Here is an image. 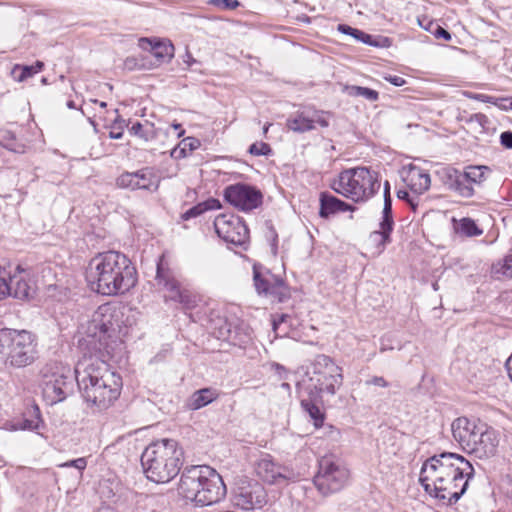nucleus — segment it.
I'll return each mask as SVG.
<instances>
[{"label": "nucleus", "instance_id": "nucleus-1", "mask_svg": "<svg viewBox=\"0 0 512 512\" xmlns=\"http://www.w3.org/2000/svg\"><path fill=\"white\" fill-rule=\"evenodd\" d=\"M122 316L115 306L100 305L78 340L83 357L75 367V378L81 396L93 411L107 410L121 394L122 378L106 360L123 345L122 337L127 331L120 325Z\"/></svg>", "mask_w": 512, "mask_h": 512}, {"label": "nucleus", "instance_id": "nucleus-2", "mask_svg": "<svg viewBox=\"0 0 512 512\" xmlns=\"http://www.w3.org/2000/svg\"><path fill=\"white\" fill-rule=\"evenodd\" d=\"M473 475L472 464L463 456L443 452L423 463L419 481L430 496L453 504L465 493Z\"/></svg>", "mask_w": 512, "mask_h": 512}, {"label": "nucleus", "instance_id": "nucleus-3", "mask_svg": "<svg viewBox=\"0 0 512 512\" xmlns=\"http://www.w3.org/2000/svg\"><path fill=\"white\" fill-rule=\"evenodd\" d=\"M90 289L101 295L124 294L137 283V271L131 260L118 251L98 253L86 269Z\"/></svg>", "mask_w": 512, "mask_h": 512}, {"label": "nucleus", "instance_id": "nucleus-4", "mask_svg": "<svg viewBox=\"0 0 512 512\" xmlns=\"http://www.w3.org/2000/svg\"><path fill=\"white\" fill-rule=\"evenodd\" d=\"M179 494L196 506H210L223 500L226 486L212 467L197 465L185 468L178 486Z\"/></svg>", "mask_w": 512, "mask_h": 512}, {"label": "nucleus", "instance_id": "nucleus-5", "mask_svg": "<svg viewBox=\"0 0 512 512\" xmlns=\"http://www.w3.org/2000/svg\"><path fill=\"white\" fill-rule=\"evenodd\" d=\"M182 452L173 439L151 443L141 455V465L146 477L155 483H167L180 471Z\"/></svg>", "mask_w": 512, "mask_h": 512}, {"label": "nucleus", "instance_id": "nucleus-6", "mask_svg": "<svg viewBox=\"0 0 512 512\" xmlns=\"http://www.w3.org/2000/svg\"><path fill=\"white\" fill-rule=\"evenodd\" d=\"M38 358V339L34 333L25 329H0V362L5 368H25Z\"/></svg>", "mask_w": 512, "mask_h": 512}, {"label": "nucleus", "instance_id": "nucleus-7", "mask_svg": "<svg viewBox=\"0 0 512 512\" xmlns=\"http://www.w3.org/2000/svg\"><path fill=\"white\" fill-rule=\"evenodd\" d=\"M453 438L464 451L477 458H489L496 454L499 445L498 433L484 423L459 417L451 425Z\"/></svg>", "mask_w": 512, "mask_h": 512}, {"label": "nucleus", "instance_id": "nucleus-8", "mask_svg": "<svg viewBox=\"0 0 512 512\" xmlns=\"http://www.w3.org/2000/svg\"><path fill=\"white\" fill-rule=\"evenodd\" d=\"M332 188L338 194L355 202H365L380 188L376 172L367 167H355L342 171Z\"/></svg>", "mask_w": 512, "mask_h": 512}, {"label": "nucleus", "instance_id": "nucleus-9", "mask_svg": "<svg viewBox=\"0 0 512 512\" xmlns=\"http://www.w3.org/2000/svg\"><path fill=\"white\" fill-rule=\"evenodd\" d=\"M306 391L312 399L334 396L343 382L342 369L328 356L318 355L306 371Z\"/></svg>", "mask_w": 512, "mask_h": 512}, {"label": "nucleus", "instance_id": "nucleus-10", "mask_svg": "<svg viewBox=\"0 0 512 512\" xmlns=\"http://www.w3.org/2000/svg\"><path fill=\"white\" fill-rule=\"evenodd\" d=\"M489 172L487 166H468L462 171L448 166L440 169L438 175L449 191L462 198H471L475 195V187L486 180Z\"/></svg>", "mask_w": 512, "mask_h": 512}, {"label": "nucleus", "instance_id": "nucleus-11", "mask_svg": "<svg viewBox=\"0 0 512 512\" xmlns=\"http://www.w3.org/2000/svg\"><path fill=\"white\" fill-rule=\"evenodd\" d=\"M155 280L159 288L164 292L165 301L178 303L185 311L195 309L202 302L201 295L183 286L176 278L174 272L164 267L162 261L157 264Z\"/></svg>", "mask_w": 512, "mask_h": 512}, {"label": "nucleus", "instance_id": "nucleus-12", "mask_svg": "<svg viewBox=\"0 0 512 512\" xmlns=\"http://www.w3.org/2000/svg\"><path fill=\"white\" fill-rule=\"evenodd\" d=\"M348 479L349 471L344 465L330 457H322L313 482L318 491L327 496L340 491Z\"/></svg>", "mask_w": 512, "mask_h": 512}, {"label": "nucleus", "instance_id": "nucleus-13", "mask_svg": "<svg viewBox=\"0 0 512 512\" xmlns=\"http://www.w3.org/2000/svg\"><path fill=\"white\" fill-rule=\"evenodd\" d=\"M214 227L217 235L228 244L245 247L249 242V229L243 219L235 214L218 215Z\"/></svg>", "mask_w": 512, "mask_h": 512}, {"label": "nucleus", "instance_id": "nucleus-14", "mask_svg": "<svg viewBox=\"0 0 512 512\" xmlns=\"http://www.w3.org/2000/svg\"><path fill=\"white\" fill-rule=\"evenodd\" d=\"M223 197L230 205L242 212H250L263 203V194L255 186L236 183L225 187Z\"/></svg>", "mask_w": 512, "mask_h": 512}, {"label": "nucleus", "instance_id": "nucleus-15", "mask_svg": "<svg viewBox=\"0 0 512 512\" xmlns=\"http://www.w3.org/2000/svg\"><path fill=\"white\" fill-rule=\"evenodd\" d=\"M254 286L259 295L270 297L273 301L284 302L290 298V289L283 278L270 271L261 272L253 266Z\"/></svg>", "mask_w": 512, "mask_h": 512}, {"label": "nucleus", "instance_id": "nucleus-16", "mask_svg": "<svg viewBox=\"0 0 512 512\" xmlns=\"http://www.w3.org/2000/svg\"><path fill=\"white\" fill-rule=\"evenodd\" d=\"M331 114L313 107H305L291 114L286 120L289 130L296 133H305L316 129V125L322 128L329 126Z\"/></svg>", "mask_w": 512, "mask_h": 512}, {"label": "nucleus", "instance_id": "nucleus-17", "mask_svg": "<svg viewBox=\"0 0 512 512\" xmlns=\"http://www.w3.org/2000/svg\"><path fill=\"white\" fill-rule=\"evenodd\" d=\"M73 388V377L69 369L66 373H53L46 376L43 384V397L49 404L53 405L65 400L72 394Z\"/></svg>", "mask_w": 512, "mask_h": 512}, {"label": "nucleus", "instance_id": "nucleus-18", "mask_svg": "<svg viewBox=\"0 0 512 512\" xmlns=\"http://www.w3.org/2000/svg\"><path fill=\"white\" fill-rule=\"evenodd\" d=\"M255 471L268 484H282L295 479L293 470L276 463L269 454L262 456L257 461Z\"/></svg>", "mask_w": 512, "mask_h": 512}, {"label": "nucleus", "instance_id": "nucleus-19", "mask_svg": "<svg viewBox=\"0 0 512 512\" xmlns=\"http://www.w3.org/2000/svg\"><path fill=\"white\" fill-rule=\"evenodd\" d=\"M236 505L243 510L260 509L267 503V494L262 485L255 483L241 487L235 496Z\"/></svg>", "mask_w": 512, "mask_h": 512}, {"label": "nucleus", "instance_id": "nucleus-20", "mask_svg": "<svg viewBox=\"0 0 512 512\" xmlns=\"http://www.w3.org/2000/svg\"><path fill=\"white\" fill-rule=\"evenodd\" d=\"M139 47L150 51L159 63L169 62L174 57V46L169 40L140 38Z\"/></svg>", "mask_w": 512, "mask_h": 512}, {"label": "nucleus", "instance_id": "nucleus-21", "mask_svg": "<svg viewBox=\"0 0 512 512\" xmlns=\"http://www.w3.org/2000/svg\"><path fill=\"white\" fill-rule=\"evenodd\" d=\"M348 210H353L352 206L349 205L348 203L338 199L337 197L327 192H322L320 194L319 215L322 218H329L331 215H334L339 212H345Z\"/></svg>", "mask_w": 512, "mask_h": 512}, {"label": "nucleus", "instance_id": "nucleus-22", "mask_svg": "<svg viewBox=\"0 0 512 512\" xmlns=\"http://www.w3.org/2000/svg\"><path fill=\"white\" fill-rule=\"evenodd\" d=\"M411 192L422 195L430 188V175L418 167H411L405 179Z\"/></svg>", "mask_w": 512, "mask_h": 512}, {"label": "nucleus", "instance_id": "nucleus-23", "mask_svg": "<svg viewBox=\"0 0 512 512\" xmlns=\"http://www.w3.org/2000/svg\"><path fill=\"white\" fill-rule=\"evenodd\" d=\"M452 227L454 232L460 237L474 238L483 234V229L470 217L457 219L452 218Z\"/></svg>", "mask_w": 512, "mask_h": 512}, {"label": "nucleus", "instance_id": "nucleus-24", "mask_svg": "<svg viewBox=\"0 0 512 512\" xmlns=\"http://www.w3.org/2000/svg\"><path fill=\"white\" fill-rule=\"evenodd\" d=\"M10 288L12 296L17 299H28L34 293V288L23 274H16L10 277Z\"/></svg>", "mask_w": 512, "mask_h": 512}, {"label": "nucleus", "instance_id": "nucleus-25", "mask_svg": "<svg viewBox=\"0 0 512 512\" xmlns=\"http://www.w3.org/2000/svg\"><path fill=\"white\" fill-rule=\"evenodd\" d=\"M219 394L213 388H203L195 391L188 400V407L192 410L203 408L216 400Z\"/></svg>", "mask_w": 512, "mask_h": 512}, {"label": "nucleus", "instance_id": "nucleus-26", "mask_svg": "<svg viewBox=\"0 0 512 512\" xmlns=\"http://www.w3.org/2000/svg\"><path fill=\"white\" fill-rule=\"evenodd\" d=\"M392 227L379 224V229L370 233L369 242L374 246L376 253L381 254L386 246L391 243Z\"/></svg>", "mask_w": 512, "mask_h": 512}, {"label": "nucleus", "instance_id": "nucleus-27", "mask_svg": "<svg viewBox=\"0 0 512 512\" xmlns=\"http://www.w3.org/2000/svg\"><path fill=\"white\" fill-rule=\"evenodd\" d=\"M323 398L320 399H312L310 395H308L307 399L301 400V406L303 410L309 415V417L313 420L314 426L319 428L323 425L325 415L320 409L319 404H323Z\"/></svg>", "mask_w": 512, "mask_h": 512}, {"label": "nucleus", "instance_id": "nucleus-28", "mask_svg": "<svg viewBox=\"0 0 512 512\" xmlns=\"http://www.w3.org/2000/svg\"><path fill=\"white\" fill-rule=\"evenodd\" d=\"M337 29L339 32L346 34V35H350V36L354 37L356 40L363 42L365 44L371 45V46L381 47V46H384V44L381 41L388 42L387 38L380 39V40L373 39L372 35L367 34L359 29L353 28L346 24H339Z\"/></svg>", "mask_w": 512, "mask_h": 512}, {"label": "nucleus", "instance_id": "nucleus-29", "mask_svg": "<svg viewBox=\"0 0 512 512\" xmlns=\"http://www.w3.org/2000/svg\"><path fill=\"white\" fill-rule=\"evenodd\" d=\"M30 417H27L26 414H24V417L22 419H19L15 422H13L9 429L10 430H36L39 428L41 419L39 416V408L37 406H34L31 410H29Z\"/></svg>", "mask_w": 512, "mask_h": 512}, {"label": "nucleus", "instance_id": "nucleus-30", "mask_svg": "<svg viewBox=\"0 0 512 512\" xmlns=\"http://www.w3.org/2000/svg\"><path fill=\"white\" fill-rule=\"evenodd\" d=\"M139 189L156 191L159 187V179L154 170L150 167L142 168L136 171Z\"/></svg>", "mask_w": 512, "mask_h": 512}, {"label": "nucleus", "instance_id": "nucleus-31", "mask_svg": "<svg viewBox=\"0 0 512 512\" xmlns=\"http://www.w3.org/2000/svg\"><path fill=\"white\" fill-rule=\"evenodd\" d=\"M221 208V203L218 199L209 198L206 201L198 203L197 205L189 208L186 212L181 215L183 220H189L202 215L206 211L216 210Z\"/></svg>", "mask_w": 512, "mask_h": 512}, {"label": "nucleus", "instance_id": "nucleus-32", "mask_svg": "<svg viewBox=\"0 0 512 512\" xmlns=\"http://www.w3.org/2000/svg\"><path fill=\"white\" fill-rule=\"evenodd\" d=\"M0 145L15 153H25L26 144L17 139L15 134L9 130L0 131Z\"/></svg>", "mask_w": 512, "mask_h": 512}, {"label": "nucleus", "instance_id": "nucleus-33", "mask_svg": "<svg viewBox=\"0 0 512 512\" xmlns=\"http://www.w3.org/2000/svg\"><path fill=\"white\" fill-rule=\"evenodd\" d=\"M342 91L351 97H363L370 102H375L379 99V93L368 87H361L356 85H344Z\"/></svg>", "mask_w": 512, "mask_h": 512}, {"label": "nucleus", "instance_id": "nucleus-34", "mask_svg": "<svg viewBox=\"0 0 512 512\" xmlns=\"http://www.w3.org/2000/svg\"><path fill=\"white\" fill-rule=\"evenodd\" d=\"M292 325V318L288 314H275L272 316V328L276 337H285Z\"/></svg>", "mask_w": 512, "mask_h": 512}, {"label": "nucleus", "instance_id": "nucleus-35", "mask_svg": "<svg viewBox=\"0 0 512 512\" xmlns=\"http://www.w3.org/2000/svg\"><path fill=\"white\" fill-rule=\"evenodd\" d=\"M200 147V141L194 137H187L183 139L177 148L171 152V156L175 159L185 158L188 153Z\"/></svg>", "mask_w": 512, "mask_h": 512}, {"label": "nucleus", "instance_id": "nucleus-36", "mask_svg": "<svg viewBox=\"0 0 512 512\" xmlns=\"http://www.w3.org/2000/svg\"><path fill=\"white\" fill-rule=\"evenodd\" d=\"M492 274L497 278H512V250L503 260L493 264Z\"/></svg>", "mask_w": 512, "mask_h": 512}, {"label": "nucleus", "instance_id": "nucleus-37", "mask_svg": "<svg viewBox=\"0 0 512 512\" xmlns=\"http://www.w3.org/2000/svg\"><path fill=\"white\" fill-rule=\"evenodd\" d=\"M129 132L145 141H150L156 137L154 125L148 121H145V123L136 122L132 124L129 128Z\"/></svg>", "mask_w": 512, "mask_h": 512}, {"label": "nucleus", "instance_id": "nucleus-38", "mask_svg": "<svg viewBox=\"0 0 512 512\" xmlns=\"http://www.w3.org/2000/svg\"><path fill=\"white\" fill-rule=\"evenodd\" d=\"M137 174L136 172H125L122 173L117 179L116 184L120 188L136 190L139 189V184L137 182Z\"/></svg>", "mask_w": 512, "mask_h": 512}, {"label": "nucleus", "instance_id": "nucleus-39", "mask_svg": "<svg viewBox=\"0 0 512 512\" xmlns=\"http://www.w3.org/2000/svg\"><path fill=\"white\" fill-rule=\"evenodd\" d=\"M379 224L394 228L395 223H394V219H393V215H392V199H391V197H385V199H384L382 217H381Z\"/></svg>", "mask_w": 512, "mask_h": 512}, {"label": "nucleus", "instance_id": "nucleus-40", "mask_svg": "<svg viewBox=\"0 0 512 512\" xmlns=\"http://www.w3.org/2000/svg\"><path fill=\"white\" fill-rule=\"evenodd\" d=\"M34 74H36V73L34 72V69L31 65L30 66L16 65L14 67V69L12 70V75H13L14 79L17 80L18 82H22V81L26 80L27 78L32 77Z\"/></svg>", "mask_w": 512, "mask_h": 512}, {"label": "nucleus", "instance_id": "nucleus-41", "mask_svg": "<svg viewBox=\"0 0 512 512\" xmlns=\"http://www.w3.org/2000/svg\"><path fill=\"white\" fill-rule=\"evenodd\" d=\"M249 153L255 156H265L271 153V148L265 142H256L250 146Z\"/></svg>", "mask_w": 512, "mask_h": 512}, {"label": "nucleus", "instance_id": "nucleus-42", "mask_svg": "<svg viewBox=\"0 0 512 512\" xmlns=\"http://www.w3.org/2000/svg\"><path fill=\"white\" fill-rule=\"evenodd\" d=\"M466 95L470 99L477 100V101H480L483 103H490L496 107L500 103L499 97H494V96L481 94V93H472V92H467Z\"/></svg>", "mask_w": 512, "mask_h": 512}, {"label": "nucleus", "instance_id": "nucleus-43", "mask_svg": "<svg viewBox=\"0 0 512 512\" xmlns=\"http://www.w3.org/2000/svg\"><path fill=\"white\" fill-rule=\"evenodd\" d=\"M467 123H476L482 130H486L490 123L488 117L482 113L471 114L467 119Z\"/></svg>", "mask_w": 512, "mask_h": 512}, {"label": "nucleus", "instance_id": "nucleus-44", "mask_svg": "<svg viewBox=\"0 0 512 512\" xmlns=\"http://www.w3.org/2000/svg\"><path fill=\"white\" fill-rule=\"evenodd\" d=\"M208 4L224 10H234L240 6L238 0H209Z\"/></svg>", "mask_w": 512, "mask_h": 512}, {"label": "nucleus", "instance_id": "nucleus-45", "mask_svg": "<svg viewBox=\"0 0 512 512\" xmlns=\"http://www.w3.org/2000/svg\"><path fill=\"white\" fill-rule=\"evenodd\" d=\"M61 467H74L79 471H83L87 466V460L84 457H80L74 460L67 461L60 465Z\"/></svg>", "mask_w": 512, "mask_h": 512}, {"label": "nucleus", "instance_id": "nucleus-46", "mask_svg": "<svg viewBox=\"0 0 512 512\" xmlns=\"http://www.w3.org/2000/svg\"><path fill=\"white\" fill-rule=\"evenodd\" d=\"M220 322H223V325L219 327L218 332H214L216 337L219 339L230 340L231 330L229 325L223 320H220Z\"/></svg>", "mask_w": 512, "mask_h": 512}, {"label": "nucleus", "instance_id": "nucleus-47", "mask_svg": "<svg viewBox=\"0 0 512 512\" xmlns=\"http://www.w3.org/2000/svg\"><path fill=\"white\" fill-rule=\"evenodd\" d=\"M6 296H12L10 281L7 282L4 277H0V300Z\"/></svg>", "mask_w": 512, "mask_h": 512}, {"label": "nucleus", "instance_id": "nucleus-48", "mask_svg": "<svg viewBox=\"0 0 512 512\" xmlns=\"http://www.w3.org/2000/svg\"><path fill=\"white\" fill-rule=\"evenodd\" d=\"M366 385H374L386 388L389 386V383L381 376H373L372 378L366 380Z\"/></svg>", "mask_w": 512, "mask_h": 512}, {"label": "nucleus", "instance_id": "nucleus-49", "mask_svg": "<svg viewBox=\"0 0 512 512\" xmlns=\"http://www.w3.org/2000/svg\"><path fill=\"white\" fill-rule=\"evenodd\" d=\"M501 144L508 149H512V132L505 131L500 135Z\"/></svg>", "mask_w": 512, "mask_h": 512}, {"label": "nucleus", "instance_id": "nucleus-50", "mask_svg": "<svg viewBox=\"0 0 512 512\" xmlns=\"http://www.w3.org/2000/svg\"><path fill=\"white\" fill-rule=\"evenodd\" d=\"M500 103L497 107L503 111L512 110V98L499 97Z\"/></svg>", "mask_w": 512, "mask_h": 512}, {"label": "nucleus", "instance_id": "nucleus-51", "mask_svg": "<svg viewBox=\"0 0 512 512\" xmlns=\"http://www.w3.org/2000/svg\"><path fill=\"white\" fill-rule=\"evenodd\" d=\"M385 80L391 83L394 86L401 87L406 84V81L404 78L396 75H389L385 77Z\"/></svg>", "mask_w": 512, "mask_h": 512}, {"label": "nucleus", "instance_id": "nucleus-52", "mask_svg": "<svg viewBox=\"0 0 512 512\" xmlns=\"http://www.w3.org/2000/svg\"><path fill=\"white\" fill-rule=\"evenodd\" d=\"M272 369L278 374L280 379H287L288 371L286 368L278 363H273L271 365Z\"/></svg>", "mask_w": 512, "mask_h": 512}, {"label": "nucleus", "instance_id": "nucleus-53", "mask_svg": "<svg viewBox=\"0 0 512 512\" xmlns=\"http://www.w3.org/2000/svg\"><path fill=\"white\" fill-rule=\"evenodd\" d=\"M434 35L437 38H443L446 41L451 40V34L446 29L442 28L441 26H437V28L434 32Z\"/></svg>", "mask_w": 512, "mask_h": 512}, {"label": "nucleus", "instance_id": "nucleus-54", "mask_svg": "<svg viewBox=\"0 0 512 512\" xmlns=\"http://www.w3.org/2000/svg\"><path fill=\"white\" fill-rule=\"evenodd\" d=\"M407 203L409 204L410 208L416 212L417 211V208L419 206V203H420V195L418 194H414L411 196V198L407 201Z\"/></svg>", "mask_w": 512, "mask_h": 512}, {"label": "nucleus", "instance_id": "nucleus-55", "mask_svg": "<svg viewBox=\"0 0 512 512\" xmlns=\"http://www.w3.org/2000/svg\"><path fill=\"white\" fill-rule=\"evenodd\" d=\"M412 195H413V193H412V192H409V191H407V190H399V191L397 192V197H398L400 200H404V201H406V202L411 198V196H412Z\"/></svg>", "mask_w": 512, "mask_h": 512}, {"label": "nucleus", "instance_id": "nucleus-56", "mask_svg": "<svg viewBox=\"0 0 512 512\" xmlns=\"http://www.w3.org/2000/svg\"><path fill=\"white\" fill-rule=\"evenodd\" d=\"M270 233L272 236V243H271L272 252L274 254H276V252H277V234L275 233V231L273 229L270 230Z\"/></svg>", "mask_w": 512, "mask_h": 512}, {"label": "nucleus", "instance_id": "nucleus-57", "mask_svg": "<svg viewBox=\"0 0 512 512\" xmlns=\"http://www.w3.org/2000/svg\"><path fill=\"white\" fill-rule=\"evenodd\" d=\"M506 369H507V372H508V375H509V378L511 379L512 381V354L510 355V357L507 359L506 361Z\"/></svg>", "mask_w": 512, "mask_h": 512}, {"label": "nucleus", "instance_id": "nucleus-58", "mask_svg": "<svg viewBox=\"0 0 512 512\" xmlns=\"http://www.w3.org/2000/svg\"><path fill=\"white\" fill-rule=\"evenodd\" d=\"M123 136V131L122 130H118V131H115V130H111L109 132V137L111 139H121Z\"/></svg>", "mask_w": 512, "mask_h": 512}, {"label": "nucleus", "instance_id": "nucleus-59", "mask_svg": "<svg viewBox=\"0 0 512 512\" xmlns=\"http://www.w3.org/2000/svg\"><path fill=\"white\" fill-rule=\"evenodd\" d=\"M31 66L34 69V72L37 74L43 69L44 64L41 61H37L34 65H31Z\"/></svg>", "mask_w": 512, "mask_h": 512}, {"label": "nucleus", "instance_id": "nucleus-60", "mask_svg": "<svg viewBox=\"0 0 512 512\" xmlns=\"http://www.w3.org/2000/svg\"><path fill=\"white\" fill-rule=\"evenodd\" d=\"M385 197H391L390 196V184L388 181H385V183H384V198Z\"/></svg>", "mask_w": 512, "mask_h": 512}, {"label": "nucleus", "instance_id": "nucleus-61", "mask_svg": "<svg viewBox=\"0 0 512 512\" xmlns=\"http://www.w3.org/2000/svg\"><path fill=\"white\" fill-rule=\"evenodd\" d=\"M67 106H68L70 109H74V108H75V103H74V101H68Z\"/></svg>", "mask_w": 512, "mask_h": 512}, {"label": "nucleus", "instance_id": "nucleus-62", "mask_svg": "<svg viewBox=\"0 0 512 512\" xmlns=\"http://www.w3.org/2000/svg\"><path fill=\"white\" fill-rule=\"evenodd\" d=\"M95 103H99L100 107L105 108L107 106L106 102H99L98 100H94Z\"/></svg>", "mask_w": 512, "mask_h": 512}, {"label": "nucleus", "instance_id": "nucleus-63", "mask_svg": "<svg viewBox=\"0 0 512 512\" xmlns=\"http://www.w3.org/2000/svg\"><path fill=\"white\" fill-rule=\"evenodd\" d=\"M271 124H266L264 127H263V133L266 134L268 132V129L270 127Z\"/></svg>", "mask_w": 512, "mask_h": 512}, {"label": "nucleus", "instance_id": "nucleus-64", "mask_svg": "<svg viewBox=\"0 0 512 512\" xmlns=\"http://www.w3.org/2000/svg\"><path fill=\"white\" fill-rule=\"evenodd\" d=\"M173 127L176 130L181 129V125L180 124H173Z\"/></svg>", "mask_w": 512, "mask_h": 512}]
</instances>
